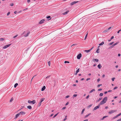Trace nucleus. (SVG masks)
Returning <instances> with one entry per match:
<instances>
[{
  "instance_id": "nucleus-47",
  "label": "nucleus",
  "mask_w": 121,
  "mask_h": 121,
  "mask_svg": "<svg viewBox=\"0 0 121 121\" xmlns=\"http://www.w3.org/2000/svg\"><path fill=\"white\" fill-rule=\"evenodd\" d=\"M77 94H74L73 95V96L74 97H75L77 96Z\"/></svg>"
},
{
  "instance_id": "nucleus-60",
  "label": "nucleus",
  "mask_w": 121,
  "mask_h": 121,
  "mask_svg": "<svg viewBox=\"0 0 121 121\" xmlns=\"http://www.w3.org/2000/svg\"><path fill=\"white\" fill-rule=\"evenodd\" d=\"M50 76H48L46 78V79L48 78H49L50 77Z\"/></svg>"
},
{
  "instance_id": "nucleus-20",
  "label": "nucleus",
  "mask_w": 121,
  "mask_h": 121,
  "mask_svg": "<svg viewBox=\"0 0 121 121\" xmlns=\"http://www.w3.org/2000/svg\"><path fill=\"white\" fill-rule=\"evenodd\" d=\"M30 33V32H28L26 35H25L24 36L25 37L28 36Z\"/></svg>"
},
{
  "instance_id": "nucleus-7",
  "label": "nucleus",
  "mask_w": 121,
  "mask_h": 121,
  "mask_svg": "<svg viewBox=\"0 0 121 121\" xmlns=\"http://www.w3.org/2000/svg\"><path fill=\"white\" fill-rule=\"evenodd\" d=\"M11 45V44L7 45L6 46H5L4 47H3V48L4 49L6 48L9 47Z\"/></svg>"
},
{
  "instance_id": "nucleus-45",
  "label": "nucleus",
  "mask_w": 121,
  "mask_h": 121,
  "mask_svg": "<svg viewBox=\"0 0 121 121\" xmlns=\"http://www.w3.org/2000/svg\"><path fill=\"white\" fill-rule=\"evenodd\" d=\"M13 5L14 4L13 3H11L10 4V5L11 6H13Z\"/></svg>"
},
{
  "instance_id": "nucleus-48",
  "label": "nucleus",
  "mask_w": 121,
  "mask_h": 121,
  "mask_svg": "<svg viewBox=\"0 0 121 121\" xmlns=\"http://www.w3.org/2000/svg\"><path fill=\"white\" fill-rule=\"evenodd\" d=\"M66 108V107H63L62 108V110H64V109H65Z\"/></svg>"
},
{
  "instance_id": "nucleus-29",
  "label": "nucleus",
  "mask_w": 121,
  "mask_h": 121,
  "mask_svg": "<svg viewBox=\"0 0 121 121\" xmlns=\"http://www.w3.org/2000/svg\"><path fill=\"white\" fill-rule=\"evenodd\" d=\"M92 105V104H91L87 106V108H89L91 107Z\"/></svg>"
},
{
  "instance_id": "nucleus-50",
  "label": "nucleus",
  "mask_w": 121,
  "mask_h": 121,
  "mask_svg": "<svg viewBox=\"0 0 121 121\" xmlns=\"http://www.w3.org/2000/svg\"><path fill=\"white\" fill-rule=\"evenodd\" d=\"M112 28V27H109V28H108V30H109L110 29Z\"/></svg>"
},
{
  "instance_id": "nucleus-14",
  "label": "nucleus",
  "mask_w": 121,
  "mask_h": 121,
  "mask_svg": "<svg viewBox=\"0 0 121 121\" xmlns=\"http://www.w3.org/2000/svg\"><path fill=\"white\" fill-rule=\"evenodd\" d=\"M98 61H99L98 59H93V61H95L96 62H98Z\"/></svg>"
},
{
  "instance_id": "nucleus-26",
  "label": "nucleus",
  "mask_w": 121,
  "mask_h": 121,
  "mask_svg": "<svg viewBox=\"0 0 121 121\" xmlns=\"http://www.w3.org/2000/svg\"><path fill=\"white\" fill-rule=\"evenodd\" d=\"M91 51H90V50H85V52H90Z\"/></svg>"
},
{
  "instance_id": "nucleus-33",
  "label": "nucleus",
  "mask_w": 121,
  "mask_h": 121,
  "mask_svg": "<svg viewBox=\"0 0 121 121\" xmlns=\"http://www.w3.org/2000/svg\"><path fill=\"white\" fill-rule=\"evenodd\" d=\"M114 42H112L111 43H110L109 45H111L112 44H113L114 43Z\"/></svg>"
},
{
  "instance_id": "nucleus-16",
  "label": "nucleus",
  "mask_w": 121,
  "mask_h": 121,
  "mask_svg": "<svg viewBox=\"0 0 121 121\" xmlns=\"http://www.w3.org/2000/svg\"><path fill=\"white\" fill-rule=\"evenodd\" d=\"M69 12V10L65 12L64 13H63V14H64V15L66 14H67Z\"/></svg>"
},
{
  "instance_id": "nucleus-17",
  "label": "nucleus",
  "mask_w": 121,
  "mask_h": 121,
  "mask_svg": "<svg viewBox=\"0 0 121 121\" xmlns=\"http://www.w3.org/2000/svg\"><path fill=\"white\" fill-rule=\"evenodd\" d=\"M44 98H42V99H40V102H42L44 100Z\"/></svg>"
},
{
  "instance_id": "nucleus-18",
  "label": "nucleus",
  "mask_w": 121,
  "mask_h": 121,
  "mask_svg": "<svg viewBox=\"0 0 121 121\" xmlns=\"http://www.w3.org/2000/svg\"><path fill=\"white\" fill-rule=\"evenodd\" d=\"M95 90L94 89H93L92 90H91L90 92L89 93H91L93 91H95Z\"/></svg>"
},
{
  "instance_id": "nucleus-54",
  "label": "nucleus",
  "mask_w": 121,
  "mask_h": 121,
  "mask_svg": "<svg viewBox=\"0 0 121 121\" xmlns=\"http://www.w3.org/2000/svg\"><path fill=\"white\" fill-rule=\"evenodd\" d=\"M69 104V102H67L66 103V104H65V105L66 106L67 105H68Z\"/></svg>"
},
{
  "instance_id": "nucleus-15",
  "label": "nucleus",
  "mask_w": 121,
  "mask_h": 121,
  "mask_svg": "<svg viewBox=\"0 0 121 121\" xmlns=\"http://www.w3.org/2000/svg\"><path fill=\"white\" fill-rule=\"evenodd\" d=\"M20 115V114L19 113L17 114L16 115V116L15 117V118H17L18 117V116Z\"/></svg>"
},
{
  "instance_id": "nucleus-63",
  "label": "nucleus",
  "mask_w": 121,
  "mask_h": 121,
  "mask_svg": "<svg viewBox=\"0 0 121 121\" xmlns=\"http://www.w3.org/2000/svg\"><path fill=\"white\" fill-rule=\"evenodd\" d=\"M17 35L15 36H14L13 37V38H15L16 37H17Z\"/></svg>"
},
{
  "instance_id": "nucleus-64",
  "label": "nucleus",
  "mask_w": 121,
  "mask_h": 121,
  "mask_svg": "<svg viewBox=\"0 0 121 121\" xmlns=\"http://www.w3.org/2000/svg\"><path fill=\"white\" fill-rule=\"evenodd\" d=\"M108 108V106H106L105 107V109H107Z\"/></svg>"
},
{
  "instance_id": "nucleus-5",
  "label": "nucleus",
  "mask_w": 121,
  "mask_h": 121,
  "mask_svg": "<svg viewBox=\"0 0 121 121\" xmlns=\"http://www.w3.org/2000/svg\"><path fill=\"white\" fill-rule=\"evenodd\" d=\"M117 111L115 110H112L111 111H109L108 113L109 114H111Z\"/></svg>"
},
{
  "instance_id": "nucleus-55",
  "label": "nucleus",
  "mask_w": 121,
  "mask_h": 121,
  "mask_svg": "<svg viewBox=\"0 0 121 121\" xmlns=\"http://www.w3.org/2000/svg\"><path fill=\"white\" fill-rule=\"evenodd\" d=\"M69 95H68L66 97V98H69Z\"/></svg>"
},
{
  "instance_id": "nucleus-24",
  "label": "nucleus",
  "mask_w": 121,
  "mask_h": 121,
  "mask_svg": "<svg viewBox=\"0 0 121 121\" xmlns=\"http://www.w3.org/2000/svg\"><path fill=\"white\" fill-rule=\"evenodd\" d=\"M104 42H102L101 43H100L99 44V45H103L104 44Z\"/></svg>"
},
{
  "instance_id": "nucleus-46",
  "label": "nucleus",
  "mask_w": 121,
  "mask_h": 121,
  "mask_svg": "<svg viewBox=\"0 0 121 121\" xmlns=\"http://www.w3.org/2000/svg\"><path fill=\"white\" fill-rule=\"evenodd\" d=\"M102 85L101 84H98L97 86V87H99L100 86H101Z\"/></svg>"
},
{
  "instance_id": "nucleus-2",
  "label": "nucleus",
  "mask_w": 121,
  "mask_h": 121,
  "mask_svg": "<svg viewBox=\"0 0 121 121\" xmlns=\"http://www.w3.org/2000/svg\"><path fill=\"white\" fill-rule=\"evenodd\" d=\"M28 102L29 103H32L33 104H34L35 103V100L31 101L30 100H28Z\"/></svg>"
},
{
  "instance_id": "nucleus-19",
  "label": "nucleus",
  "mask_w": 121,
  "mask_h": 121,
  "mask_svg": "<svg viewBox=\"0 0 121 121\" xmlns=\"http://www.w3.org/2000/svg\"><path fill=\"white\" fill-rule=\"evenodd\" d=\"M27 108L29 109H31L32 108L31 106H27Z\"/></svg>"
},
{
  "instance_id": "nucleus-31",
  "label": "nucleus",
  "mask_w": 121,
  "mask_h": 121,
  "mask_svg": "<svg viewBox=\"0 0 121 121\" xmlns=\"http://www.w3.org/2000/svg\"><path fill=\"white\" fill-rule=\"evenodd\" d=\"M102 99V98L101 97L99 98V99L97 100V102H99L100 100H101Z\"/></svg>"
},
{
  "instance_id": "nucleus-1",
  "label": "nucleus",
  "mask_w": 121,
  "mask_h": 121,
  "mask_svg": "<svg viewBox=\"0 0 121 121\" xmlns=\"http://www.w3.org/2000/svg\"><path fill=\"white\" fill-rule=\"evenodd\" d=\"M107 97H105L102 100L100 103V105H102L105 103L107 100Z\"/></svg>"
},
{
  "instance_id": "nucleus-56",
  "label": "nucleus",
  "mask_w": 121,
  "mask_h": 121,
  "mask_svg": "<svg viewBox=\"0 0 121 121\" xmlns=\"http://www.w3.org/2000/svg\"><path fill=\"white\" fill-rule=\"evenodd\" d=\"M102 90V89L101 88H100L98 89V91H101Z\"/></svg>"
},
{
  "instance_id": "nucleus-39",
  "label": "nucleus",
  "mask_w": 121,
  "mask_h": 121,
  "mask_svg": "<svg viewBox=\"0 0 121 121\" xmlns=\"http://www.w3.org/2000/svg\"><path fill=\"white\" fill-rule=\"evenodd\" d=\"M48 65L49 66H50V65L51 62L50 61H49L48 62Z\"/></svg>"
},
{
  "instance_id": "nucleus-59",
  "label": "nucleus",
  "mask_w": 121,
  "mask_h": 121,
  "mask_svg": "<svg viewBox=\"0 0 121 121\" xmlns=\"http://www.w3.org/2000/svg\"><path fill=\"white\" fill-rule=\"evenodd\" d=\"M117 121H121V118L118 119Z\"/></svg>"
},
{
  "instance_id": "nucleus-27",
  "label": "nucleus",
  "mask_w": 121,
  "mask_h": 121,
  "mask_svg": "<svg viewBox=\"0 0 121 121\" xmlns=\"http://www.w3.org/2000/svg\"><path fill=\"white\" fill-rule=\"evenodd\" d=\"M59 112H58L57 113V114H56L54 116H53V118H54L57 115L59 114Z\"/></svg>"
},
{
  "instance_id": "nucleus-42",
  "label": "nucleus",
  "mask_w": 121,
  "mask_h": 121,
  "mask_svg": "<svg viewBox=\"0 0 121 121\" xmlns=\"http://www.w3.org/2000/svg\"><path fill=\"white\" fill-rule=\"evenodd\" d=\"M51 17L50 16H48L46 17V18L47 19Z\"/></svg>"
},
{
  "instance_id": "nucleus-25",
  "label": "nucleus",
  "mask_w": 121,
  "mask_h": 121,
  "mask_svg": "<svg viewBox=\"0 0 121 121\" xmlns=\"http://www.w3.org/2000/svg\"><path fill=\"white\" fill-rule=\"evenodd\" d=\"M41 102H39L38 105V107H40L41 105Z\"/></svg>"
},
{
  "instance_id": "nucleus-53",
  "label": "nucleus",
  "mask_w": 121,
  "mask_h": 121,
  "mask_svg": "<svg viewBox=\"0 0 121 121\" xmlns=\"http://www.w3.org/2000/svg\"><path fill=\"white\" fill-rule=\"evenodd\" d=\"M114 38V37L113 36H112L111 38V40L113 39V38Z\"/></svg>"
},
{
  "instance_id": "nucleus-34",
  "label": "nucleus",
  "mask_w": 121,
  "mask_h": 121,
  "mask_svg": "<svg viewBox=\"0 0 121 121\" xmlns=\"http://www.w3.org/2000/svg\"><path fill=\"white\" fill-rule=\"evenodd\" d=\"M67 116H66L65 117V118L63 120V121H65L67 119Z\"/></svg>"
},
{
  "instance_id": "nucleus-22",
  "label": "nucleus",
  "mask_w": 121,
  "mask_h": 121,
  "mask_svg": "<svg viewBox=\"0 0 121 121\" xmlns=\"http://www.w3.org/2000/svg\"><path fill=\"white\" fill-rule=\"evenodd\" d=\"M91 114V113H89L88 114V115H86L85 116V118H86V117H87L89 116Z\"/></svg>"
},
{
  "instance_id": "nucleus-23",
  "label": "nucleus",
  "mask_w": 121,
  "mask_h": 121,
  "mask_svg": "<svg viewBox=\"0 0 121 121\" xmlns=\"http://www.w3.org/2000/svg\"><path fill=\"white\" fill-rule=\"evenodd\" d=\"M18 84L17 83H15L14 85V87L15 88H16L17 86L18 85Z\"/></svg>"
},
{
  "instance_id": "nucleus-8",
  "label": "nucleus",
  "mask_w": 121,
  "mask_h": 121,
  "mask_svg": "<svg viewBox=\"0 0 121 121\" xmlns=\"http://www.w3.org/2000/svg\"><path fill=\"white\" fill-rule=\"evenodd\" d=\"M44 19H43L40 21L39 23L40 24H42L44 22Z\"/></svg>"
},
{
  "instance_id": "nucleus-36",
  "label": "nucleus",
  "mask_w": 121,
  "mask_h": 121,
  "mask_svg": "<svg viewBox=\"0 0 121 121\" xmlns=\"http://www.w3.org/2000/svg\"><path fill=\"white\" fill-rule=\"evenodd\" d=\"M79 71V69H78L76 71V73H78Z\"/></svg>"
},
{
  "instance_id": "nucleus-9",
  "label": "nucleus",
  "mask_w": 121,
  "mask_h": 121,
  "mask_svg": "<svg viewBox=\"0 0 121 121\" xmlns=\"http://www.w3.org/2000/svg\"><path fill=\"white\" fill-rule=\"evenodd\" d=\"M78 2V1H73V2H72L71 4H70L71 5H72L76 3H77Z\"/></svg>"
},
{
  "instance_id": "nucleus-38",
  "label": "nucleus",
  "mask_w": 121,
  "mask_h": 121,
  "mask_svg": "<svg viewBox=\"0 0 121 121\" xmlns=\"http://www.w3.org/2000/svg\"><path fill=\"white\" fill-rule=\"evenodd\" d=\"M103 93H101L99 94V96H103Z\"/></svg>"
},
{
  "instance_id": "nucleus-43",
  "label": "nucleus",
  "mask_w": 121,
  "mask_h": 121,
  "mask_svg": "<svg viewBox=\"0 0 121 121\" xmlns=\"http://www.w3.org/2000/svg\"><path fill=\"white\" fill-rule=\"evenodd\" d=\"M115 79V78L114 77L113 78H112V81H114V80Z\"/></svg>"
},
{
  "instance_id": "nucleus-35",
  "label": "nucleus",
  "mask_w": 121,
  "mask_h": 121,
  "mask_svg": "<svg viewBox=\"0 0 121 121\" xmlns=\"http://www.w3.org/2000/svg\"><path fill=\"white\" fill-rule=\"evenodd\" d=\"M4 40V39L3 38H0V41H3Z\"/></svg>"
},
{
  "instance_id": "nucleus-37",
  "label": "nucleus",
  "mask_w": 121,
  "mask_h": 121,
  "mask_svg": "<svg viewBox=\"0 0 121 121\" xmlns=\"http://www.w3.org/2000/svg\"><path fill=\"white\" fill-rule=\"evenodd\" d=\"M118 116H117H117H115L113 118V119H115Z\"/></svg>"
},
{
  "instance_id": "nucleus-51",
  "label": "nucleus",
  "mask_w": 121,
  "mask_h": 121,
  "mask_svg": "<svg viewBox=\"0 0 121 121\" xmlns=\"http://www.w3.org/2000/svg\"><path fill=\"white\" fill-rule=\"evenodd\" d=\"M10 14V12H8V13H7V16L9 15Z\"/></svg>"
},
{
  "instance_id": "nucleus-30",
  "label": "nucleus",
  "mask_w": 121,
  "mask_h": 121,
  "mask_svg": "<svg viewBox=\"0 0 121 121\" xmlns=\"http://www.w3.org/2000/svg\"><path fill=\"white\" fill-rule=\"evenodd\" d=\"M85 108H83L82 109V110L81 112V114H82L83 113V112H84V111H85Z\"/></svg>"
},
{
  "instance_id": "nucleus-32",
  "label": "nucleus",
  "mask_w": 121,
  "mask_h": 121,
  "mask_svg": "<svg viewBox=\"0 0 121 121\" xmlns=\"http://www.w3.org/2000/svg\"><path fill=\"white\" fill-rule=\"evenodd\" d=\"M13 97H12L11 99H10V102H12L13 100Z\"/></svg>"
},
{
  "instance_id": "nucleus-41",
  "label": "nucleus",
  "mask_w": 121,
  "mask_h": 121,
  "mask_svg": "<svg viewBox=\"0 0 121 121\" xmlns=\"http://www.w3.org/2000/svg\"><path fill=\"white\" fill-rule=\"evenodd\" d=\"M69 63V61H65V62H64V63Z\"/></svg>"
},
{
  "instance_id": "nucleus-21",
  "label": "nucleus",
  "mask_w": 121,
  "mask_h": 121,
  "mask_svg": "<svg viewBox=\"0 0 121 121\" xmlns=\"http://www.w3.org/2000/svg\"><path fill=\"white\" fill-rule=\"evenodd\" d=\"M108 117V116H104L103 117V118L101 119V120H103L104 119V118L107 117Z\"/></svg>"
},
{
  "instance_id": "nucleus-49",
  "label": "nucleus",
  "mask_w": 121,
  "mask_h": 121,
  "mask_svg": "<svg viewBox=\"0 0 121 121\" xmlns=\"http://www.w3.org/2000/svg\"><path fill=\"white\" fill-rule=\"evenodd\" d=\"M100 78H98L97 80V81L98 82H99V81H100Z\"/></svg>"
},
{
  "instance_id": "nucleus-61",
  "label": "nucleus",
  "mask_w": 121,
  "mask_h": 121,
  "mask_svg": "<svg viewBox=\"0 0 121 121\" xmlns=\"http://www.w3.org/2000/svg\"><path fill=\"white\" fill-rule=\"evenodd\" d=\"M30 2V0H27V2L28 3H29Z\"/></svg>"
},
{
  "instance_id": "nucleus-6",
  "label": "nucleus",
  "mask_w": 121,
  "mask_h": 121,
  "mask_svg": "<svg viewBox=\"0 0 121 121\" xmlns=\"http://www.w3.org/2000/svg\"><path fill=\"white\" fill-rule=\"evenodd\" d=\"M119 43V41H118V42H117L116 43H115L114 44H113L112 45V46H111L110 47L111 48H112L113 47H114V46H115V45L117 44L118 43Z\"/></svg>"
},
{
  "instance_id": "nucleus-12",
  "label": "nucleus",
  "mask_w": 121,
  "mask_h": 121,
  "mask_svg": "<svg viewBox=\"0 0 121 121\" xmlns=\"http://www.w3.org/2000/svg\"><path fill=\"white\" fill-rule=\"evenodd\" d=\"M46 87L45 86H43V87L41 89V91H43L45 89Z\"/></svg>"
},
{
  "instance_id": "nucleus-44",
  "label": "nucleus",
  "mask_w": 121,
  "mask_h": 121,
  "mask_svg": "<svg viewBox=\"0 0 121 121\" xmlns=\"http://www.w3.org/2000/svg\"><path fill=\"white\" fill-rule=\"evenodd\" d=\"M89 97V95H88L86 97V99H88Z\"/></svg>"
},
{
  "instance_id": "nucleus-10",
  "label": "nucleus",
  "mask_w": 121,
  "mask_h": 121,
  "mask_svg": "<svg viewBox=\"0 0 121 121\" xmlns=\"http://www.w3.org/2000/svg\"><path fill=\"white\" fill-rule=\"evenodd\" d=\"M100 47V46H99L97 48V50L96 51V52L98 53L99 52L98 51L99 50V47Z\"/></svg>"
},
{
  "instance_id": "nucleus-58",
  "label": "nucleus",
  "mask_w": 121,
  "mask_h": 121,
  "mask_svg": "<svg viewBox=\"0 0 121 121\" xmlns=\"http://www.w3.org/2000/svg\"><path fill=\"white\" fill-rule=\"evenodd\" d=\"M94 47H93L90 49V51H91L94 48Z\"/></svg>"
},
{
  "instance_id": "nucleus-40",
  "label": "nucleus",
  "mask_w": 121,
  "mask_h": 121,
  "mask_svg": "<svg viewBox=\"0 0 121 121\" xmlns=\"http://www.w3.org/2000/svg\"><path fill=\"white\" fill-rule=\"evenodd\" d=\"M87 35H88V33H87L86 35L85 36V39H84V40H85L86 38H87Z\"/></svg>"
},
{
  "instance_id": "nucleus-4",
  "label": "nucleus",
  "mask_w": 121,
  "mask_h": 121,
  "mask_svg": "<svg viewBox=\"0 0 121 121\" xmlns=\"http://www.w3.org/2000/svg\"><path fill=\"white\" fill-rule=\"evenodd\" d=\"M82 56V54L81 53H80L77 56V58L78 59H80L81 57Z\"/></svg>"
},
{
  "instance_id": "nucleus-28",
  "label": "nucleus",
  "mask_w": 121,
  "mask_h": 121,
  "mask_svg": "<svg viewBox=\"0 0 121 121\" xmlns=\"http://www.w3.org/2000/svg\"><path fill=\"white\" fill-rule=\"evenodd\" d=\"M108 31V29H106V30H105L104 31H103V33H106V32H107Z\"/></svg>"
},
{
  "instance_id": "nucleus-11",
  "label": "nucleus",
  "mask_w": 121,
  "mask_h": 121,
  "mask_svg": "<svg viewBox=\"0 0 121 121\" xmlns=\"http://www.w3.org/2000/svg\"><path fill=\"white\" fill-rule=\"evenodd\" d=\"M19 113L20 115V114H21V115L25 114V113L24 112L22 111L21 112H20Z\"/></svg>"
},
{
  "instance_id": "nucleus-57",
  "label": "nucleus",
  "mask_w": 121,
  "mask_h": 121,
  "mask_svg": "<svg viewBox=\"0 0 121 121\" xmlns=\"http://www.w3.org/2000/svg\"><path fill=\"white\" fill-rule=\"evenodd\" d=\"M117 116L118 117L120 116L121 115V113L118 114L117 115Z\"/></svg>"
},
{
  "instance_id": "nucleus-3",
  "label": "nucleus",
  "mask_w": 121,
  "mask_h": 121,
  "mask_svg": "<svg viewBox=\"0 0 121 121\" xmlns=\"http://www.w3.org/2000/svg\"><path fill=\"white\" fill-rule=\"evenodd\" d=\"M100 105L99 104L98 105V106L95 107L93 109V110L94 111L95 110L99 108L100 107Z\"/></svg>"
},
{
  "instance_id": "nucleus-62",
  "label": "nucleus",
  "mask_w": 121,
  "mask_h": 121,
  "mask_svg": "<svg viewBox=\"0 0 121 121\" xmlns=\"http://www.w3.org/2000/svg\"><path fill=\"white\" fill-rule=\"evenodd\" d=\"M90 78H88L86 79V80L87 81L88 80H90Z\"/></svg>"
},
{
  "instance_id": "nucleus-13",
  "label": "nucleus",
  "mask_w": 121,
  "mask_h": 121,
  "mask_svg": "<svg viewBox=\"0 0 121 121\" xmlns=\"http://www.w3.org/2000/svg\"><path fill=\"white\" fill-rule=\"evenodd\" d=\"M98 67L99 69H100L102 67V66L100 64H99L98 65Z\"/></svg>"
},
{
  "instance_id": "nucleus-52",
  "label": "nucleus",
  "mask_w": 121,
  "mask_h": 121,
  "mask_svg": "<svg viewBox=\"0 0 121 121\" xmlns=\"http://www.w3.org/2000/svg\"><path fill=\"white\" fill-rule=\"evenodd\" d=\"M118 88L117 87V86H115V87H114V90H115V89H117V88Z\"/></svg>"
}]
</instances>
